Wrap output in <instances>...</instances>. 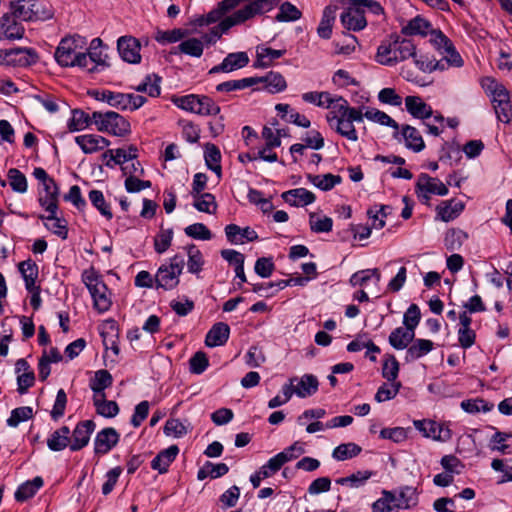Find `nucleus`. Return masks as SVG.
<instances>
[{"label": "nucleus", "mask_w": 512, "mask_h": 512, "mask_svg": "<svg viewBox=\"0 0 512 512\" xmlns=\"http://www.w3.org/2000/svg\"><path fill=\"white\" fill-rule=\"evenodd\" d=\"M331 129L349 141H358V134L354 122H362V109L349 106L347 100L338 97L337 103L332 106L326 115Z\"/></svg>", "instance_id": "f257e3e1"}, {"label": "nucleus", "mask_w": 512, "mask_h": 512, "mask_svg": "<svg viewBox=\"0 0 512 512\" xmlns=\"http://www.w3.org/2000/svg\"><path fill=\"white\" fill-rule=\"evenodd\" d=\"M481 86L488 96L491 97L497 119L505 124L510 123L512 119V104L507 88L492 77L483 78Z\"/></svg>", "instance_id": "f03ea898"}, {"label": "nucleus", "mask_w": 512, "mask_h": 512, "mask_svg": "<svg viewBox=\"0 0 512 512\" xmlns=\"http://www.w3.org/2000/svg\"><path fill=\"white\" fill-rule=\"evenodd\" d=\"M416 45L409 39L383 41L377 48L375 61L381 65L394 66L415 56Z\"/></svg>", "instance_id": "7ed1b4c3"}, {"label": "nucleus", "mask_w": 512, "mask_h": 512, "mask_svg": "<svg viewBox=\"0 0 512 512\" xmlns=\"http://www.w3.org/2000/svg\"><path fill=\"white\" fill-rule=\"evenodd\" d=\"M11 12L14 18L31 22L46 21L54 16L51 5L39 0H16L11 2Z\"/></svg>", "instance_id": "20e7f679"}, {"label": "nucleus", "mask_w": 512, "mask_h": 512, "mask_svg": "<svg viewBox=\"0 0 512 512\" xmlns=\"http://www.w3.org/2000/svg\"><path fill=\"white\" fill-rule=\"evenodd\" d=\"M82 281L91 294L94 308L100 313L108 311L112 304L110 293L98 272L94 268L85 270Z\"/></svg>", "instance_id": "39448f33"}, {"label": "nucleus", "mask_w": 512, "mask_h": 512, "mask_svg": "<svg viewBox=\"0 0 512 512\" xmlns=\"http://www.w3.org/2000/svg\"><path fill=\"white\" fill-rule=\"evenodd\" d=\"M93 123L99 132L123 137L131 132L130 123L120 114L114 111L92 113Z\"/></svg>", "instance_id": "423d86ee"}, {"label": "nucleus", "mask_w": 512, "mask_h": 512, "mask_svg": "<svg viewBox=\"0 0 512 512\" xmlns=\"http://www.w3.org/2000/svg\"><path fill=\"white\" fill-rule=\"evenodd\" d=\"M74 37L63 38L55 50L54 58L62 67H80L85 66L86 57L84 52L78 50V41Z\"/></svg>", "instance_id": "0eeeda50"}, {"label": "nucleus", "mask_w": 512, "mask_h": 512, "mask_svg": "<svg viewBox=\"0 0 512 512\" xmlns=\"http://www.w3.org/2000/svg\"><path fill=\"white\" fill-rule=\"evenodd\" d=\"M184 265V257L176 254L170 258L169 264L160 266L155 275L157 288L171 290L177 287L179 284V276L183 272Z\"/></svg>", "instance_id": "6e6552de"}, {"label": "nucleus", "mask_w": 512, "mask_h": 512, "mask_svg": "<svg viewBox=\"0 0 512 512\" xmlns=\"http://www.w3.org/2000/svg\"><path fill=\"white\" fill-rule=\"evenodd\" d=\"M253 7L246 9H238L230 16L225 17L217 26H214L208 33L202 36L203 44H214L226 33L231 27L244 23L250 19V16L255 12Z\"/></svg>", "instance_id": "1a4fd4ad"}, {"label": "nucleus", "mask_w": 512, "mask_h": 512, "mask_svg": "<svg viewBox=\"0 0 512 512\" xmlns=\"http://www.w3.org/2000/svg\"><path fill=\"white\" fill-rule=\"evenodd\" d=\"M96 99L106 102L116 109L128 111L137 110L146 102V98L141 95L113 92L110 90H103L101 93H97Z\"/></svg>", "instance_id": "9d476101"}, {"label": "nucleus", "mask_w": 512, "mask_h": 512, "mask_svg": "<svg viewBox=\"0 0 512 512\" xmlns=\"http://www.w3.org/2000/svg\"><path fill=\"white\" fill-rule=\"evenodd\" d=\"M417 195L424 203L430 200V195L445 196L448 194L447 186L438 178L422 173L416 183Z\"/></svg>", "instance_id": "9b49d317"}, {"label": "nucleus", "mask_w": 512, "mask_h": 512, "mask_svg": "<svg viewBox=\"0 0 512 512\" xmlns=\"http://www.w3.org/2000/svg\"><path fill=\"white\" fill-rule=\"evenodd\" d=\"M413 424L426 438L446 442L452 437L451 430L445 424L432 420H415Z\"/></svg>", "instance_id": "f8f14e48"}, {"label": "nucleus", "mask_w": 512, "mask_h": 512, "mask_svg": "<svg viewBox=\"0 0 512 512\" xmlns=\"http://www.w3.org/2000/svg\"><path fill=\"white\" fill-rule=\"evenodd\" d=\"M278 2L279 0H222L219 3V6L226 14L227 12L239 6L241 3H246L241 9H246L250 6L255 8V12L250 16L251 19L258 14L270 11L274 6L278 4Z\"/></svg>", "instance_id": "ddd939ff"}, {"label": "nucleus", "mask_w": 512, "mask_h": 512, "mask_svg": "<svg viewBox=\"0 0 512 512\" xmlns=\"http://www.w3.org/2000/svg\"><path fill=\"white\" fill-rule=\"evenodd\" d=\"M248 63L249 56L246 52H233L229 53L220 64L212 67L208 73L210 75L216 73H230L247 66Z\"/></svg>", "instance_id": "4468645a"}, {"label": "nucleus", "mask_w": 512, "mask_h": 512, "mask_svg": "<svg viewBox=\"0 0 512 512\" xmlns=\"http://www.w3.org/2000/svg\"><path fill=\"white\" fill-rule=\"evenodd\" d=\"M349 3L350 6L340 16L342 25L348 30H363L367 26V20L362 7L350 1Z\"/></svg>", "instance_id": "2eb2a0df"}, {"label": "nucleus", "mask_w": 512, "mask_h": 512, "mask_svg": "<svg viewBox=\"0 0 512 512\" xmlns=\"http://www.w3.org/2000/svg\"><path fill=\"white\" fill-rule=\"evenodd\" d=\"M140 43L132 36H122L117 41V49L120 57L131 64L141 61Z\"/></svg>", "instance_id": "dca6fc26"}, {"label": "nucleus", "mask_w": 512, "mask_h": 512, "mask_svg": "<svg viewBox=\"0 0 512 512\" xmlns=\"http://www.w3.org/2000/svg\"><path fill=\"white\" fill-rule=\"evenodd\" d=\"M95 423L92 420L79 422L74 428L71 438L70 450L78 451L88 445L91 434L95 430Z\"/></svg>", "instance_id": "f3484780"}, {"label": "nucleus", "mask_w": 512, "mask_h": 512, "mask_svg": "<svg viewBox=\"0 0 512 512\" xmlns=\"http://www.w3.org/2000/svg\"><path fill=\"white\" fill-rule=\"evenodd\" d=\"M42 190L39 191V204L48 213H54L58 210L59 188L54 180L44 183Z\"/></svg>", "instance_id": "a211bd4d"}, {"label": "nucleus", "mask_w": 512, "mask_h": 512, "mask_svg": "<svg viewBox=\"0 0 512 512\" xmlns=\"http://www.w3.org/2000/svg\"><path fill=\"white\" fill-rule=\"evenodd\" d=\"M118 432L107 427L99 431L94 439V452L98 455L107 454L119 441Z\"/></svg>", "instance_id": "6ab92c4d"}, {"label": "nucleus", "mask_w": 512, "mask_h": 512, "mask_svg": "<svg viewBox=\"0 0 512 512\" xmlns=\"http://www.w3.org/2000/svg\"><path fill=\"white\" fill-rule=\"evenodd\" d=\"M39 61V55L34 48L15 47L10 49L9 67H28Z\"/></svg>", "instance_id": "aec40b11"}, {"label": "nucleus", "mask_w": 512, "mask_h": 512, "mask_svg": "<svg viewBox=\"0 0 512 512\" xmlns=\"http://www.w3.org/2000/svg\"><path fill=\"white\" fill-rule=\"evenodd\" d=\"M75 142L85 154L96 153L111 144L107 138L97 134L79 135L75 137Z\"/></svg>", "instance_id": "412c9836"}, {"label": "nucleus", "mask_w": 512, "mask_h": 512, "mask_svg": "<svg viewBox=\"0 0 512 512\" xmlns=\"http://www.w3.org/2000/svg\"><path fill=\"white\" fill-rule=\"evenodd\" d=\"M432 29V24L429 20L421 15H417L410 19L401 27V33L405 36H420L426 37Z\"/></svg>", "instance_id": "4be33fe9"}, {"label": "nucleus", "mask_w": 512, "mask_h": 512, "mask_svg": "<svg viewBox=\"0 0 512 512\" xmlns=\"http://www.w3.org/2000/svg\"><path fill=\"white\" fill-rule=\"evenodd\" d=\"M282 199L291 206L303 207L312 204L315 201V195L305 188H295L285 191L281 195Z\"/></svg>", "instance_id": "5701e85b"}, {"label": "nucleus", "mask_w": 512, "mask_h": 512, "mask_svg": "<svg viewBox=\"0 0 512 512\" xmlns=\"http://www.w3.org/2000/svg\"><path fill=\"white\" fill-rule=\"evenodd\" d=\"M295 384V395L299 398H306L315 394L318 390L319 382L316 376L312 374H305L302 377L291 378Z\"/></svg>", "instance_id": "b1692460"}, {"label": "nucleus", "mask_w": 512, "mask_h": 512, "mask_svg": "<svg viewBox=\"0 0 512 512\" xmlns=\"http://www.w3.org/2000/svg\"><path fill=\"white\" fill-rule=\"evenodd\" d=\"M465 205L461 201L446 200L436 207L437 219L449 222L457 218L464 210Z\"/></svg>", "instance_id": "393cba45"}, {"label": "nucleus", "mask_w": 512, "mask_h": 512, "mask_svg": "<svg viewBox=\"0 0 512 512\" xmlns=\"http://www.w3.org/2000/svg\"><path fill=\"white\" fill-rule=\"evenodd\" d=\"M225 234L232 244H243L244 240L249 242L258 239L257 233L250 227L241 228L236 224H229L225 227Z\"/></svg>", "instance_id": "a878e982"}, {"label": "nucleus", "mask_w": 512, "mask_h": 512, "mask_svg": "<svg viewBox=\"0 0 512 512\" xmlns=\"http://www.w3.org/2000/svg\"><path fill=\"white\" fill-rule=\"evenodd\" d=\"M229 335L230 327L228 324L218 322L214 324L206 334L205 344L208 347L222 346L228 341Z\"/></svg>", "instance_id": "bb28decb"}, {"label": "nucleus", "mask_w": 512, "mask_h": 512, "mask_svg": "<svg viewBox=\"0 0 512 512\" xmlns=\"http://www.w3.org/2000/svg\"><path fill=\"white\" fill-rule=\"evenodd\" d=\"M405 106L406 110L418 119H427L433 115L431 106L426 104L419 96H407Z\"/></svg>", "instance_id": "cd10ccee"}, {"label": "nucleus", "mask_w": 512, "mask_h": 512, "mask_svg": "<svg viewBox=\"0 0 512 512\" xmlns=\"http://www.w3.org/2000/svg\"><path fill=\"white\" fill-rule=\"evenodd\" d=\"M285 53V49L276 50L264 45H260L256 49V61L254 66L257 68H268L276 59L281 58Z\"/></svg>", "instance_id": "c85d7f7f"}, {"label": "nucleus", "mask_w": 512, "mask_h": 512, "mask_svg": "<svg viewBox=\"0 0 512 512\" xmlns=\"http://www.w3.org/2000/svg\"><path fill=\"white\" fill-rule=\"evenodd\" d=\"M179 453V448L172 445L167 449L162 450L151 462V467L157 470L160 474L166 473L169 466L175 460Z\"/></svg>", "instance_id": "c756f323"}, {"label": "nucleus", "mask_w": 512, "mask_h": 512, "mask_svg": "<svg viewBox=\"0 0 512 512\" xmlns=\"http://www.w3.org/2000/svg\"><path fill=\"white\" fill-rule=\"evenodd\" d=\"M434 348V343L428 339H413L412 344L406 350V362L415 361L428 353Z\"/></svg>", "instance_id": "7c9ffc66"}, {"label": "nucleus", "mask_w": 512, "mask_h": 512, "mask_svg": "<svg viewBox=\"0 0 512 512\" xmlns=\"http://www.w3.org/2000/svg\"><path fill=\"white\" fill-rule=\"evenodd\" d=\"M359 108L362 109L363 118H366L367 120L380 124L382 126L391 127L396 132L399 130L398 123L385 112L372 107L362 106Z\"/></svg>", "instance_id": "2f4dec72"}, {"label": "nucleus", "mask_w": 512, "mask_h": 512, "mask_svg": "<svg viewBox=\"0 0 512 512\" xmlns=\"http://www.w3.org/2000/svg\"><path fill=\"white\" fill-rule=\"evenodd\" d=\"M70 429L67 426H62L55 430L47 439V446L51 451H62L66 447H70Z\"/></svg>", "instance_id": "473e14b6"}, {"label": "nucleus", "mask_w": 512, "mask_h": 512, "mask_svg": "<svg viewBox=\"0 0 512 512\" xmlns=\"http://www.w3.org/2000/svg\"><path fill=\"white\" fill-rule=\"evenodd\" d=\"M337 6H326L323 10L321 21L317 28V34L322 39H330L332 27L336 18Z\"/></svg>", "instance_id": "72a5a7b5"}, {"label": "nucleus", "mask_w": 512, "mask_h": 512, "mask_svg": "<svg viewBox=\"0 0 512 512\" xmlns=\"http://www.w3.org/2000/svg\"><path fill=\"white\" fill-rule=\"evenodd\" d=\"M415 332L407 329L406 327H398L394 329L389 335V344L396 350H403L408 348V345L413 341Z\"/></svg>", "instance_id": "f704fd0d"}, {"label": "nucleus", "mask_w": 512, "mask_h": 512, "mask_svg": "<svg viewBox=\"0 0 512 512\" xmlns=\"http://www.w3.org/2000/svg\"><path fill=\"white\" fill-rule=\"evenodd\" d=\"M373 475L374 472L372 471L359 470L349 476L336 479L335 483L337 485L347 486L351 489H358L363 487Z\"/></svg>", "instance_id": "c9c22d12"}, {"label": "nucleus", "mask_w": 512, "mask_h": 512, "mask_svg": "<svg viewBox=\"0 0 512 512\" xmlns=\"http://www.w3.org/2000/svg\"><path fill=\"white\" fill-rule=\"evenodd\" d=\"M302 99L306 103H311L318 107L332 110V106L337 103L338 97H333L326 91H313L302 94Z\"/></svg>", "instance_id": "e433bc0d"}, {"label": "nucleus", "mask_w": 512, "mask_h": 512, "mask_svg": "<svg viewBox=\"0 0 512 512\" xmlns=\"http://www.w3.org/2000/svg\"><path fill=\"white\" fill-rule=\"evenodd\" d=\"M253 79H258L257 84L263 83L264 88L270 93H279L286 89L287 84L284 77L278 73L270 71L267 75L263 77H252Z\"/></svg>", "instance_id": "4c0bfd02"}, {"label": "nucleus", "mask_w": 512, "mask_h": 512, "mask_svg": "<svg viewBox=\"0 0 512 512\" xmlns=\"http://www.w3.org/2000/svg\"><path fill=\"white\" fill-rule=\"evenodd\" d=\"M16 18L4 16L0 20L1 31L5 39L16 40L24 36V27L15 21Z\"/></svg>", "instance_id": "58836bf2"}, {"label": "nucleus", "mask_w": 512, "mask_h": 512, "mask_svg": "<svg viewBox=\"0 0 512 512\" xmlns=\"http://www.w3.org/2000/svg\"><path fill=\"white\" fill-rule=\"evenodd\" d=\"M401 133L405 140V144L409 149H412L415 152H420L424 149V140L420 132L415 127L404 125Z\"/></svg>", "instance_id": "ea45409f"}, {"label": "nucleus", "mask_w": 512, "mask_h": 512, "mask_svg": "<svg viewBox=\"0 0 512 512\" xmlns=\"http://www.w3.org/2000/svg\"><path fill=\"white\" fill-rule=\"evenodd\" d=\"M185 250L187 252V269L189 273L198 275L205 264V260L203 257L202 252L194 245H188L185 247Z\"/></svg>", "instance_id": "a19ab883"}, {"label": "nucleus", "mask_w": 512, "mask_h": 512, "mask_svg": "<svg viewBox=\"0 0 512 512\" xmlns=\"http://www.w3.org/2000/svg\"><path fill=\"white\" fill-rule=\"evenodd\" d=\"M18 268L25 281L26 289L33 292L36 289L35 282L38 277L37 265L31 260H26L20 262Z\"/></svg>", "instance_id": "79ce46f5"}, {"label": "nucleus", "mask_w": 512, "mask_h": 512, "mask_svg": "<svg viewBox=\"0 0 512 512\" xmlns=\"http://www.w3.org/2000/svg\"><path fill=\"white\" fill-rule=\"evenodd\" d=\"M399 509L395 493L387 490H383L382 497L372 505L373 512H398Z\"/></svg>", "instance_id": "37998d69"}, {"label": "nucleus", "mask_w": 512, "mask_h": 512, "mask_svg": "<svg viewBox=\"0 0 512 512\" xmlns=\"http://www.w3.org/2000/svg\"><path fill=\"white\" fill-rule=\"evenodd\" d=\"M43 479L39 476L31 481L21 484L15 492V499L19 502H24L33 497L37 491L42 487Z\"/></svg>", "instance_id": "c03bdc74"}, {"label": "nucleus", "mask_w": 512, "mask_h": 512, "mask_svg": "<svg viewBox=\"0 0 512 512\" xmlns=\"http://www.w3.org/2000/svg\"><path fill=\"white\" fill-rule=\"evenodd\" d=\"M57 212L49 213L48 216H40V219L46 220L45 226L55 235L66 239L68 235L67 223L64 219L57 217Z\"/></svg>", "instance_id": "a18cd8bd"}, {"label": "nucleus", "mask_w": 512, "mask_h": 512, "mask_svg": "<svg viewBox=\"0 0 512 512\" xmlns=\"http://www.w3.org/2000/svg\"><path fill=\"white\" fill-rule=\"evenodd\" d=\"M113 378L111 374L104 369L95 372L94 378L90 381V388L94 392V396L105 394L104 390L112 385Z\"/></svg>", "instance_id": "49530a36"}, {"label": "nucleus", "mask_w": 512, "mask_h": 512, "mask_svg": "<svg viewBox=\"0 0 512 512\" xmlns=\"http://www.w3.org/2000/svg\"><path fill=\"white\" fill-rule=\"evenodd\" d=\"M105 397V394H101V396H94L93 401L96 411L99 415L106 418L115 417L119 413L118 404L115 401L106 400Z\"/></svg>", "instance_id": "de8ad7c7"}, {"label": "nucleus", "mask_w": 512, "mask_h": 512, "mask_svg": "<svg viewBox=\"0 0 512 512\" xmlns=\"http://www.w3.org/2000/svg\"><path fill=\"white\" fill-rule=\"evenodd\" d=\"M311 184L323 191H328L334 188L342 181L341 176L327 173L324 175H308Z\"/></svg>", "instance_id": "09e8293b"}, {"label": "nucleus", "mask_w": 512, "mask_h": 512, "mask_svg": "<svg viewBox=\"0 0 512 512\" xmlns=\"http://www.w3.org/2000/svg\"><path fill=\"white\" fill-rule=\"evenodd\" d=\"M137 148L131 145L127 150L118 148L116 150H107L102 157L106 159L107 154H110V160L114 164H124L130 160L137 158Z\"/></svg>", "instance_id": "8fccbe9b"}, {"label": "nucleus", "mask_w": 512, "mask_h": 512, "mask_svg": "<svg viewBox=\"0 0 512 512\" xmlns=\"http://www.w3.org/2000/svg\"><path fill=\"white\" fill-rule=\"evenodd\" d=\"M177 49L188 56L200 58L203 55L204 44L201 39L198 38H188L182 41Z\"/></svg>", "instance_id": "3c124183"}, {"label": "nucleus", "mask_w": 512, "mask_h": 512, "mask_svg": "<svg viewBox=\"0 0 512 512\" xmlns=\"http://www.w3.org/2000/svg\"><path fill=\"white\" fill-rule=\"evenodd\" d=\"M207 167L215 172L218 177L221 176V153L214 144H207L204 152Z\"/></svg>", "instance_id": "603ef678"}, {"label": "nucleus", "mask_w": 512, "mask_h": 512, "mask_svg": "<svg viewBox=\"0 0 512 512\" xmlns=\"http://www.w3.org/2000/svg\"><path fill=\"white\" fill-rule=\"evenodd\" d=\"M92 122V116H89V114L85 113L83 110L75 109L72 111V116L68 122V129L71 132L82 131Z\"/></svg>", "instance_id": "864d4df0"}, {"label": "nucleus", "mask_w": 512, "mask_h": 512, "mask_svg": "<svg viewBox=\"0 0 512 512\" xmlns=\"http://www.w3.org/2000/svg\"><path fill=\"white\" fill-rule=\"evenodd\" d=\"M361 451V447L355 443H343L333 450L332 457L337 461H344L358 456Z\"/></svg>", "instance_id": "5fc2aeb1"}, {"label": "nucleus", "mask_w": 512, "mask_h": 512, "mask_svg": "<svg viewBox=\"0 0 512 512\" xmlns=\"http://www.w3.org/2000/svg\"><path fill=\"white\" fill-rule=\"evenodd\" d=\"M258 79L252 77L242 78L238 80H229L222 82L216 86L217 92H232L236 90H243L245 88L254 86L257 84Z\"/></svg>", "instance_id": "6e6d98bb"}, {"label": "nucleus", "mask_w": 512, "mask_h": 512, "mask_svg": "<svg viewBox=\"0 0 512 512\" xmlns=\"http://www.w3.org/2000/svg\"><path fill=\"white\" fill-rule=\"evenodd\" d=\"M401 388L399 381H387L383 383L375 394V400L379 403L394 399Z\"/></svg>", "instance_id": "4d7b16f0"}, {"label": "nucleus", "mask_w": 512, "mask_h": 512, "mask_svg": "<svg viewBox=\"0 0 512 512\" xmlns=\"http://www.w3.org/2000/svg\"><path fill=\"white\" fill-rule=\"evenodd\" d=\"M418 497L416 489L410 486H404L399 489L396 503L400 509H408L417 504Z\"/></svg>", "instance_id": "13d9d810"}, {"label": "nucleus", "mask_w": 512, "mask_h": 512, "mask_svg": "<svg viewBox=\"0 0 512 512\" xmlns=\"http://www.w3.org/2000/svg\"><path fill=\"white\" fill-rule=\"evenodd\" d=\"M193 206L200 212L214 214L217 209V204L214 195L211 193H203L194 196Z\"/></svg>", "instance_id": "bf43d9fd"}, {"label": "nucleus", "mask_w": 512, "mask_h": 512, "mask_svg": "<svg viewBox=\"0 0 512 512\" xmlns=\"http://www.w3.org/2000/svg\"><path fill=\"white\" fill-rule=\"evenodd\" d=\"M88 198L92 205L100 212L101 215L106 217L108 220L112 219L113 214L110 209V205L106 203L102 191L91 190L88 194Z\"/></svg>", "instance_id": "052dcab7"}, {"label": "nucleus", "mask_w": 512, "mask_h": 512, "mask_svg": "<svg viewBox=\"0 0 512 512\" xmlns=\"http://www.w3.org/2000/svg\"><path fill=\"white\" fill-rule=\"evenodd\" d=\"M367 349L366 355H369V351L374 353H380V348L374 344V342L366 337L365 335H358L353 341L347 345L349 352H359L362 349Z\"/></svg>", "instance_id": "680f3d73"}, {"label": "nucleus", "mask_w": 512, "mask_h": 512, "mask_svg": "<svg viewBox=\"0 0 512 512\" xmlns=\"http://www.w3.org/2000/svg\"><path fill=\"white\" fill-rule=\"evenodd\" d=\"M301 16V11L295 5L290 2H284L280 5L275 19L278 22H291L300 19Z\"/></svg>", "instance_id": "e2e57ef3"}, {"label": "nucleus", "mask_w": 512, "mask_h": 512, "mask_svg": "<svg viewBox=\"0 0 512 512\" xmlns=\"http://www.w3.org/2000/svg\"><path fill=\"white\" fill-rule=\"evenodd\" d=\"M86 57L85 66L82 69H86L89 72H94L98 66H108L106 61L107 55L103 54L102 51L91 50L88 53H84Z\"/></svg>", "instance_id": "0e129e2a"}, {"label": "nucleus", "mask_w": 512, "mask_h": 512, "mask_svg": "<svg viewBox=\"0 0 512 512\" xmlns=\"http://www.w3.org/2000/svg\"><path fill=\"white\" fill-rule=\"evenodd\" d=\"M309 225L315 233H327L332 230L333 220L327 216L319 217L316 213H310Z\"/></svg>", "instance_id": "69168bd1"}, {"label": "nucleus", "mask_w": 512, "mask_h": 512, "mask_svg": "<svg viewBox=\"0 0 512 512\" xmlns=\"http://www.w3.org/2000/svg\"><path fill=\"white\" fill-rule=\"evenodd\" d=\"M187 33L186 30L180 28L166 31L159 30L156 32L155 39L160 44L176 43L182 40Z\"/></svg>", "instance_id": "338daca9"}, {"label": "nucleus", "mask_w": 512, "mask_h": 512, "mask_svg": "<svg viewBox=\"0 0 512 512\" xmlns=\"http://www.w3.org/2000/svg\"><path fill=\"white\" fill-rule=\"evenodd\" d=\"M7 176L10 186L15 192L25 193L27 191V179L20 170L11 168L9 169Z\"/></svg>", "instance_id": "774afa93"}]
</instances>
